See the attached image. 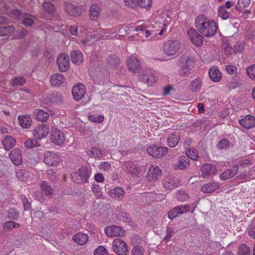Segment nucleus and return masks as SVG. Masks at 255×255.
<instances>
[{"label":"nucleus","instance_id":"nucleus-1","mask_svg":"<svg viewBox=\"0 0 255 255\" xmlns=\"http://www.w3.org/2000/svg\"><path fill=\"white\" fill-rule=\"evenodd\" d=\"M195 23L198 32L204 36L210 38L216 33L217 26L216 22L209 19L204 15H200L197 17Z\"/></svg>","mask_w":255,"mask_h":255},{"label":"nucleus","instance_id":"nucleus-2","mask_svg":"<svg viewBox=\"0 0 255 255\" xmlns=\"http://www.w3.org/2000/svg\"><path fill=\"white\" fill-rule=\"evenodd\" d=\"M195 63L193 57L184 55L182 56L178 63L179 72L182 77H186L190 74V71L193 67Z\"/></svg>","mask_w":255,"mask_h":255},{"label":"nucleus","instance_id":"nucleus-3","mask_svg":"<svg viewBox=\"0 0 255 255\" xmlns=\"http://www.w3.org/2000/svg\"><path fill=\"white\" fill-rule=\"evenodd\" d=\"M91 169L87 166H82L78 171L71 174L72 180L77 184H84L88 182L91 176Z\"/></svg>","mask_w":255,"mask_h":255},{"label":"nucleus","instance_id":"nucleus-4","mask_svg":"<svg viewBox=\"0 0 255 255\" xmlns=\"http://www.w3.org/2000/svg\"><path fill=\"white\" fill-rule=\"evenodd\" d=\"M181 46L180 41L177 39H169L164 43L163 49L165 55L170 56L175 55Z\"/></svg>","mask_w":255,"mask_h":255},{"label":"nucleus","instance_id":"nucleus-5","mask_svg":"<svg viewBox=\"0 0 255 255\" xmlns=\"http://www.w3.org/2000/svg\"><path fill=\"white\" fill-rule=\"evenodd\" d=\"M112 245L113 250L117 255H127L128 252V247L124 241L117 238L113 241Z\"/></svg>","mask_w":255,"mask_h":255},{"label":"nucleus","instance_id":"nucleus-6","mask_svg":"<svg viewBox=\"0 0 255 255\" xmlns=\"http://www.w3.org/2000/svg\"><path fill=\"white\" fill-rule=\"evenodd\" d=\"M49 132V126L47 124H42L37 127L33 130V136L35 140H40L45 137Z\"/></svg>","mask_w":255,"mask_h":255},{"label":"nucleus","instance_id":"nucleus-7","mask_svg":"<svg viewBox=\"0 0 255 255\" xmlns=\"http://www.w3.org/2000/svg\"><path fill=\"white\" fill-rule=\"evenodd\" d=\"M139 80L141 82L151 86L156 81L153 71L150 69L143 70L139 76Z\"/></svg>","mask_w":255,"mask_h":255},{"label":"nucleus","instance_id":"nucleus-8","mask_svg":"<svg viewBox=\"0 0 255 255\" xmlns=\"http://www.w3.org/2000/svg\"><path fill=\"white\" fill-rule=\"evenodd\" d=\"M65 10L70 15L79 16L85 10V8L83 6H75L70 2H66L65 3Z\"/></svg>","mask_w":255,"mask_h":255},{"label":"nucleus","instance_id":"nucleus-9","mask_svg":"<svg viewBox=\"0 0 255 255\" xmlns=\"http://www.w3.org/2000/svg\"><path fill=\"white\" fill-rule=\"evenodd\" d=\"M147 150L152 157L159 158L167 153L168 148L153 145L148 147Z\"/></svg>","mask_w":255,"mask_h":255},{"label":"nucleus","instance_id":"nucleus-10","mask_svg":"<svg viewBox=\"0 0 255 255\" xmlns=\"http://www.w3.org/2000/svg\"><path fill=\"white\" fill-rule=\"evenodd\" d=\"M50 140L55 145H61L64 143L65 137L63 132L57 128H55L52 129L51 131Z\"/></svg>","mask_w":255,"mask_h":255},{"label":"nucleus","instance_id":"nucleus-11","mask_svg":"<svg viewBox=\"0 0 255 255\" xmlns=\"http://www.w3.org/2000/svg\"><path fill=\"white\" fill-rule=\"evenodd\" d=\"M44 162L49 166H55L59 163V158L55 152L46 151L44 154Z\"/></svg>","mask_w":255,"mask_h":255},{"label":"nucleus","instance_id":"nucleus-12","mask_svg":"<svg viewBox=\"0 0 255 255\" xmlns=\"http://www.w3.org/2000/svg\"><path fill=\"white\" fill-rule=\"evenodd\" d=\"M187 34L190 39L195 45L198 47L202 45L203 42L202 34H199L198 31L193 28H190L187 31Z\"/></svg>","mask_w":255,"mask_h":255},{"label":"nucleus","instance_id":"nucleus-13","mask_svg":"<svg viewBox=\"0 0 255 255\" xmlns=\"http://www.w3.org/2000/svg\"><path fill=\"white\" fill-rule=\"evenodd\" d=\"M57 64L60 72H64L69 68V59L65 54H61L57 59Z\"/></svg>","mask_w":255,"mask_h":255},{"label":"nucleus","instance_id":"nucleus-14","mask_svg":"<svg viewBox=\"0 0 255 255\" xmlns=\"http://www.w3.org/2000/svg\"><path fill=\"white\" fill-rule=\"evenodd\" d=\"M86 93L85 87L83 84L79 83L75 85L72 88V95L75 101H78L82 99Z\"/></svg>","mask_w":255,"mask_h":255},{"label":"nucleus","instance_id":"nucleus-15","mask_svg":"<svg viewBox=\"0 0 255 255\" xmlns=\"http://www.w3.org/2000/svg\"><path fill=\"white\" fill-rule=\"evenodd\" d=\"M106 234L108 237L124 236L125 234V231L119 226H113L106 227L105 229Z\"/></svg>","mask_w":255,"mask_h":255},{"label":"nucleus","instance_id":"nucleus-16","mask_svg":"<svg viewBox=\"0 0 255 255\" xmlns=\"http://www.w3.org/2000/svg\"><path fill=\"white\" fill-rule=\"evenodd\" d=\"M202 177L204 178H208L210 176L214 175L216 172V167L210 163H205L201 168Z\"/></svg>","mask_w":255,"mask_h":255},{"label":"nucleus","instance_id":"nucleus-17","mask_svg":"<svg viewBox=\"0 0 255 255\" xmlns=\"http://www.w3.org/2000/svg\"><path fill=\"white\" fill-rule=\"evenodd\" d=\"M4 10H2V11L6 13L8 15L10 16H13V17L16 19H19L23 18L25 16L29 15L28 13L23 12L18 9H14L9 10L6 4L2 5Z\"/></svg>","mask_w":255,"mask_h":255},{"label":"nucleus","instance_id":"nucleus-18","mask_svg":"<svg viewBox=\"0 0 255 255\" xmlns=\"http://www.w3.org/2000/svg\"><path fill=\"white\" fill-rule=\"evenodd\" d=\"M161 169L159 167L151 165L148 171L147 178L150 181H156L161 176Z\"/></svg>","mask_w":255,"mask_h":255},{"label":"nucleus","instance_id":"nucleus-19","mask_svg":"<svg viewBox=\"0 0 255 255\" xmlns=\"http://www.w3.org/2000/svg\"><path fill=\"white\" fill-rule=\"evenodd\" d=\"M9 157L14 165L19 166L21 164L22 161L21 151L19 148H15L11 150L9 153Z\"/></svg>","mask_w":255,"mask_h":255},{"label":"nucleus","instance_id":"nucleus-20","mask_svg":"<svg viewBox=\"0 0 255 255\" xmlns=\"http://www.w3.org/2000/svg\"><path fill=\"white\" fill-rule=\"evenodd\" d=\"M127 65L130 72L135 73L140 69V63L136 58L130 57L127 61Z\"/></svg>","mask_w":255,"mask_h":255},{"label":"nucleus","instance_id":"nucleus-21","mask_svg":"<svg viewBox=\"0 0 255 255\" xmlns=\"http://www.w3.org/2000/svg\"><path fill=\"white\" fill-rule=\"evenodd\" d=\"M239 122L241 126H244L247 129H250L255 127V118L249 115L245 118L240 119Z\"/></svg>","mask_w":255,"mask_h":255},{"label":"nucleus","instance_id":"nucleus-22","mask_svg":"<svg viewBox=\"0 0 255 255\" xmlns=\"http://www.w3.org/2000/svg\"><path fill=\"white\" fill-rule=\"evenodd\" d=\"M239 169V167L237 165L233 166L231 168H228L220 175V178L224 180L230 179L237 174Z\"/></svg>","mask_w":255,"mask_h":255},{"label":"nucleus","instance_id":"nucleus-23","mask_svg":"<svg viewBox=\"0 0 255 255\" xmlns=\"http://www.w3.org/2000/svg\"><path fill=\"white\" fill-rule=\"evenodd\" d=\"M102 9L98 4H93L89 10V16L91 20H96L101 14Z\"/></svg>","mask_w":255,"mask_h":255},{"label":"nucleus","instance_id":"nucleus-24","mask_svg":"<svg viewBox=\"0 0 255 255\" xmlns=\"http://www.w3.org/2000/svg\"><path fill=\"white\" fill-rule=\"evenodd\" d=\"M189 163L190 159L187 155L181 156L178 158L177 163L174 165L173 168L175 170H184L189 166Z\"/></svg>","mask_w":255,"mask_h":255},{"label":"nucleus","instance_id":"nucleus-25","mask_svg":"<svg viewBox=\"0 0 255 255\" xmlns=\"http://www.w3.org/2000/svg\"><path fill=\"white\" fill-rule=\"evenodd\" d=\"M180 184L179 180L175 177L166 178L163 181L164 187L168 190L177 187Z\"/></svg>","mask_w":255,"mask_h":255},{"label":"nucleus","instance_id":"nucleus-26","mask_svg":"<svg viewBox=\"0 0 255 255\" xmlns=\"http://www.w3.org/2000/svg\"><path fill=\"white\" fill-rule=\"evenodd\" d=\"M88 239L89 237L87 234L81 232L76 233L72 237V240L80 246L85 245L87 242Z\"/></svg>","mask_w":255,"mask_h":255},{"label":"nucleus","instance_id":"nucleus-27","mask_svg":"<svg viewBox=\"0 0 255 255\" xmlns=\"http://www.w3.org/2000/svg\"><path fill=\"white\" fill-rule=\"evenodd\" d=\"M108 193L110 197L117 200L123 199L126 193L125 191L119 187H116L114 189L109 191Z\"/></svg>","mask_w":255,"mask_h":255},{"label":"nucleus","instance_id":"nucleus-28","mask_svg":"<svg viewBox=\"0 0 255 255\" xmlns=\"http://www.w3.org/2000/svg\"><path fill=\"white\" fill-rule=\"evenodd\" d=\"M65 79L63 74L56 73L51 76L50 83L53 86H59L64 83Z\"/></svg>","mask_w":255,"mask_h":255},{"label":"nucleus","instance_id":"nucleus-29","mask_svg":"<svg viewBox=\"0 0 255 255\" xmlns=\"http://www.w3.org/2000/svg\"><path fill=\"white\" fill-rule=\"evenodd\" d=\"M209 75L211 80L218 82L221 79V73L217 67H213L209 70Z\"/></svg>","mask_w":255,"mask_h":255},{"label":"nucleus","instance_id":"nucleus-30","mask_svg":"<svg viewBox=\"0 0 255 255\" xmlns=\"http://www.w3.org/2000/svg\"><path fill=\"white\" fill-rule=\"evenodd\" d=\"M70 58L73 63L79 65L83 60V55L79 50H73L70 53Z\"/></svg>","mask_w":255,"mask_h":255},{"label":"nucleus","instance_id":"nucleus-31","mask_svg":"<svg viewBox=\"0 0 255 255\" xmlns=\"http://www.w3.org/2000/svg\"><path fill=\"white\" fill-rule=\"evenodd\" d=\"M16 140L12 136H5L2 141V145L6 150H9L15 145Z\"/></svg>","mask_w":255,"mask_h":255},{"label":"nucleus","instance_id":"nucleus-32","mask_svg":"<svg viewBox=\"0 0 255 255\" xmlns=\"http://www.w3.org/2000/svg\"><path fill=\"white\" fill-rule=\"evenodd\" d=\"M219 187L217 182H212L204 184L201 188L202 192L204 193H211Z\"/></svg>","mask_w":255,"mask_h":255},{"label":"nucleus","instance_id":"nucleus-33","mask_svg":"<svg viewBox=\"0 0 255 255\" xmlns=\"http://www.w3.org/2000/svg\"><path fill=\"white\" fill-rule=\"evenodd\" d=\"M18 119L19 121V123L20 124V126L23 128H30L32 123V119L29 116L25 115L18 116Z\"/></svg>","mask_w":255,"mask_h":255},{"label":"nucleus","instance_id":"nucleus-34","mask_svg":"<svg viewBox=\"0 0 255 255\" xmlns=\"http://www.w3.org/2000/svg\"><path fill=\"white\" fill-rule=\"evenodd\" d=\"M40 187L43 195L48 197L52 196L53 193V190L46 182L43 181H41Z\"/></svg>","mask_w":255,"mask_h":255},{"label":"nucleus","instance_id":"nucleus-35","mask_svg":"<svg viewBox=\"0 0 255 255\" xmlns=\"http://www.w3.org/2000/svg\"><path fill=\"white\" fill-rule=\"evenodd\" d=\"M179 139L180 135L179 133L175 132L171 134L168 137V145L171 147H175L179 142Z\"/></svg>","mask_w":255,"mask_h":255},{"label":"nucleus","instance_id":"nucleus-36","mask_svg":"<svg viewBox=\"0 0 255 255\" xmlns=\"http://www.w3.org/2000/svg\"><path fill=\"white\" fill-rule=\"evenodd\" d=\"M47 98L51 103L55 104H60L63 101L62 96L57 91L53 92L48 96Z\"/></svg>","mask_w":255,"mask_h":255},{"label":"nucleus","instance_id":"nucleus-37","mask_svg":"<svg viewBox=\"0 0 255 255\" xmlns=\"http://www.w3.org/2000/svg\"><path fill=\"white\" fill-rule=\"evenodd\" d=\"M202 87V81L200 78H197L190 83L189 88L193 92H199Z\"/></svg>","mask_w":255,"mask_h":255},{"label":"nucleus","instance_id":"nucleus-38","mask_svg":"<svg viewBox=\"0 0 255 255\" xmlns=\"http://www.w3.org/2000/svg\"><path fill=\"white\" fill-rule=\"evenodd\" d=\"M127 168L130 174L135 176H137L141 170V168L139 166L131 162L127 163Z\"/></svg>","mask_w":255,"mask_h":255},{"label":"nucleus","instance_id":"nucleus-39","mask_svg":"<svg viewBox=\"0 0 255 255\" xmlns=\"http://www.w3.org/2000/svg\"><path fill=\"white\" fill-rule=\"evenodd\" d=\"M87 154L91 157L101 158L104 156L105 153L100 148L93 147L87 152Z\"/></svg>","mask_w":255,"mask_h":255},{"label":"nucleus","instance_id":"nucleus-40","mask_svg":"<svg viewBox=\"0 0 255 255\" xmlns=\"http://www.w3.org/2000/svg\"><path fill=\"white\" fill-rule=\"evenodd\" d=\"M6 217L8 219L17 221L19 217V211L15 208H10L7 211Z\"/></svg>","mask_w":255,"mask_h":255},{"label":"nucleus","instance_id":"nucleus-41","mask_svg":"<svg viewBox=\"0 0 255 255\" xmlns=\"http://www.w3.org/2000/svg\"><path fill=\"white\" fill-rule=\"evenodd\" d=\"M16 174L17 178L22 182H25L27 181L29 177V172L23 169L17 170Z\"/></svg>","mask_w":255,"mask_h":255},{"label":"nucleus","instance_id":"nucleus-42","mask_svg":"<svg viewBox=\"0 0 255 255\" xmlns=\"http://www.w3.org/2000/svg\"><path fill=\"white\" fill-rule=\"evenodd\" d=\"M14 30L15 27L12 25L0 27V36H6L13 32Z\"/></svg>","mask_w":255,"mask_h":255},{"label":"nucleus","instance_id":"nucleus-43","mask_svg":"<svg viewBox=\"0 0 255 255\" xmlns=\"http://www.w3.org/2000/svg\"><path fill=\"white\" fill-rule=\"evenodd\" d=\"M218 15L223 19H227L230 17V11L225 8L224 6H220L218 10Z\"/></svg>","mask_w":255,"mask_h":255},{"label":"nucleus","instance_id":"nucleus-44","mask_svg":"<svg viewBox=\"0 0 255 255\" xmlns=\"http://www.w3.org/2000/svg\"><path fill=\"white\" fill-rule=\"evenodd\" d=\"M43 10L49 13H53L55 10L54 5L50 1H45L42 4Z\"/></svg>","mask_w":255,"mask_h":255},{"label":"nucleus","instance_id":"nucleus-45","mask_svg":"<svg viewBox=\"0 0 255 255\" xmlns=\"http://www.w3.org/2000/svg\"><path fill=\"white\" fill-rule=\"evenodd\" d=\"M107 62L110 67H114L120 64V60L116 55H112L107 58Z\"/></svg>","mask_w":255,"mask_h":255},{"label":"nucleus","instance_id":"nucleus-46","mask_svg":"<svg viewBox=\"0 0 255 255\" xmlns=\"http://www.w3.org/2000/svg\"><path fill=\"white\" fill-rule=\"evenodd\" d=\"M230 146L229 141L226 139L223 138L221 139L217 143V147L218 149L220 150L227 149Z\"/></svg>","mask_w":255,"mask_h":255},{"label":"nucleus","instance_id":"nucleus-47","mask_svg":"<svg viewBox=\"0 0 255 255\" xmlns=\"http://www.w3.org/2000/svg\"><path fill=\"white\" fill-rule=\"evenodd\" d=\"M26 82V79L22 76L16 77L12 80L11 84L14 87L22 86Z\"/></svg>","mask_w":255,"mask_h":255},{"label":"nucleus","instance_id":"nucleus-48","mask_svg":"<svg viewBox=\"0 0 255 255\" xmlns=\"http://www.w3.org/2000/svg\"><path fill=\"white\" fill-rule=\"evenodd\" d=\"M92 190L94 196L97 199L102 198L103 195L99 185L95 184H93L92 186Z\"/></svg>","mask_w":255,"mask_h":255},{"label":"nucleus","instance_id":"nucleus-49","mask_svg":"<svg viewBox=\"0 0 255 255\" xmlns=\"http://www.w3.org/2000/svg\"><path fill=\"white\" fill-rule=\"evenodd\" d=\"M82 30L83 28L82 27L78 28L77 26L75 25L70 26V28L69 29V31L70 34L78 37L81 36Z\"/></svg>","mask_w":255,"mask_h":255},{"label":"nucleus","instance_id":"nucleus-50","mask_svg":"<svg viewBox=\"0 0 255 255\" xmlns=\"http://www.w3.org/2000/svg\"><path fill=\"white\" fill-rule=\"evenodd\" d=\"M186 155L188 157V159L191 158L192 160H197L198 158V152L196 149H189L186 152Z\"/></svg>","mask_w":255,"mask_h":255},{"label":"nucleus","instance_id":"nucleus-51","mask_svg":"<svg viewBox=\"0 0 255 255\" xmlns=\"http://www.w3.org/2000/svg\"><path fill=\"white\" fill-rule=\"evenodd\" d=\"M20 226L18 223H16L13 221L6 222L3 225V229L5 230H10L15 228H18Z\"/></svg>","mask_w":255,"mask_h":255},{"label":"nucleus","instance_id":"nucleus-52","mask_svg":"<svg viewBox=\"0 0 255 255\" xmlns=\"http://www.w3.org/2000/svg\"><path fill=\"white\" fill-rule=\"evenodd\" d=\"M239 255H250L249 248L244 244H242L239 248Z\"/></svg>","mask_w":255,"mask_h":255},{"label":"nucleus","instance_id":"nucleus-53","mask_svg":"<svg viewBox=\"0 0 255 255\" xmlns=\"http://www.w3.org/2000/svg\"><path fill=\"white\" fill-rule=\"evenodd\" d=\"M88 119L93 122L100 123L103 122L104 117L103 115H91L88 116Z\"/></svg>","mask_w":255,"mask_h":255},{"label":"nucleus","instance_id":"nucleus-54","mask_svg":"<svg viewBox=\"0 0 255 255\" xmlns=\"http://www.w3.org/2000/svg\"><path fill=\"white\" fill-rule=\"evenodd\" d=\"M132 255H143L144 249L141 246H135L132 250Z\"/></svg>","mask_w":255,"mask_h":255},{"label":"nucleus","instance_id":"nucleus-55","mask_svg":"<svg viewBox=\"0 0 255 255\" xmlns=\"http://www.w3.org/2000/svg\"><path fill=\"white\" fill-rule=\"evenodd\" d=\"M24 145L26 147L30 148L33 147L39 146L40 144H38V142L35 139L33 140L31 138H29L24 142Z\"/></svg>","mask_w":255,"mask_h":255},{"label":"nucleus","instance_id":"nucleus-56","mask_svg":"<svg viewBox=\"0 0 255 255\" xmlns=\"http://www.w3.org/2000/svg\"><path fill=\"white\" fill-rule=\"evenodd\" d=\"M135 30L137 31H141L142 34L144 35L146 37H149L151 34L149 30L146 29V27L143 25L137 26Z\"/></svg>","mask_w":255,"mask_h":255},{"label":"nucleus","instance_id":"nucleus-57","mask_svg":"<svg viewBox=\"0 0 255 255\" xmlns=\"http://www.w3.org/2000/svg\"><path fill=\"white\" fill-rule=\"evenodd\" d=\"M251 0H238V4L236 5V9L239 8L246 7L249 6Z\"/></svg>","mask_w":255,"mask_h":255},{"label":"nucleus","instance_id":"nucleus-58","mask_svg":"<svg viewBox=\"0 0 255 255\" xmlns=\"http://www.w3.org/2000/svg\"><path fill=\"white\" fill-rule=\"evenodd\" d=\"M36 119L40 122H45L49 118L48 113H36Z\"/></svg>","mask_w":255,"mask_h":255},{"label":"nucleus","instance_id":"nucleus-59","mask_svg":"<svg viewBox=\"0 0 255 255\" xmlns=\"http://www.w3.org/2000/svg\"><path fill=\"white\" fill-rule=\"evenodd\" d=\"M247 73L249 77L255 80V65H252L247 69Z\"/></svg>","mask_w":255,"mask_h":255},{"label":"nucleus","instance_id":"nucleus-60","mask_svg":"<svg viewBox=\"0 0 255 255\" xmlns=\"http://www.w3.org/2000/svg\"><path fill=\"white\" fill-rule=\"evenodd\" d=\"M188 194L184 191L179 190L177 194V198L179 201H186L188 198Z\"/></svg>","mask_w":255,"mask_h":255},{"label":"nucleus","instance_id":"nucleus-61","mask_svg":"<svg viewBox=\"0 0 255 255\" xmlns=\"http://www.w3.org/2000/svg\"><path fill=\"white\" fill-rule=\"evenodd\" d=\"M175 207L177 209L178 214H182L190 210V206L187 205L177 206Z\"/></svg>","mask_w":255,"mask_h":255},{"label":"nucleus","instance_id":"nucleus-62","mask_svg":"<svg viewBox=\"0 0 255 255\" xmlns=\"http://www.w3.org/2000/svg\"><path fill=\"white\" fill-rule=\"evenodd\" d=\"M222 48L226 55H230L232 53L233 48L232 46L230 45L227 42H224L222 44Z\"/></svg>","mask_w":255,"mask_h":255},{"label":"nucleus","instance_id":"nucleus-63","mask_svg":"<svg viewBox=\"0 0 255 255\" xmlns=\"http://www.w3.org/2000/svg\"><path fill=\"white\" fill-rule=\"evenodd\" d=\"M94 255H108L107 250L103 246H99L94 253Z\"/></svg>","mask_w":255,"mask_h":255},{"label":"nucleus","instance_id":"nucleus-64","mask_svg":"<svg viewBox=\"0 0 255 255\" xmlns=\"http://www.w3.org/2000/svg\"><path fill=\"white\" fill-rule=\"evenodd\" d=\"M137 4L141 7L146 8L150 5L151 0H137Z\"/></svg>","mask_w":255,"mask_h":255}]
</instances>
